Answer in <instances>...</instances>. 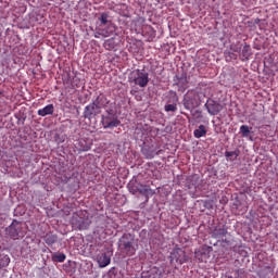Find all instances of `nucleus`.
Segmentation results:
<instances>
[{"label": "nucleus", "instance_id": "1", "mask_svg": "<svg viewBox=\"0 0 278 278\" xmlns=\"http://www.w3.org/2000/svg\"><path fill=\"white\" fill-rule=\"evenodd\" d=\"M134 236L131 233H124L119 239V249L124 255L131 257L136 255V247H134Z\"/></svg>", "mask_w": 278, "mask_h": 278}, {"label": "nucleus", "instance_id": "2", "mask_svg": "<svg viewBox=\"0 0 278 278\" xmlns=\"http://www.w3.org/2000/svg\"><path fill=\"white\" fill-rule=\"evenodd\" d=\"M201 105V96L197 90H190L184 98V108L185 110H194Z\"/></svg>", "mask_w": 278, "mask_h": 278}, {"label": "nucleus", "instance_id": "3", "mask_svg": "<svg viewBox=\"0 0 278 278\" xmlns=\"http://www.w3.org/2000/svg\"><path fill=\"white\" fill-rule=\"evenodd\" d=\"M131 78L134 84L140 88H147V86H149V73L137 70L131 74Z\"/></svg>", "mask_w": 278, "mask_h": 278}, {"label": "nucleus", "instance_id": "4", "mask_svg": "<svg viewBox=\"0 0 278 278\" xmlns=\"http://www.w3.org/2000/svg\"><path fill=\"white\" fill-rule=\"evenodd\" d=\"M204 108H206L208 114H211V116H216L218 114H220V112L223 111V105H220V103L208 99L206 101V103L204 104Z\"/></svg>", "mask_w": 278, "mask_h": 278}, {"label": "nucleus", "instance_id": "5", "mask_svg": "<svg viewBox=\"0 0 278 278\" xmlns=\"http://www.w3.org/2000/svg\"><path fill=\"white\" fill-rule=\"evenodd\" d=\"M170 262H177V264H186L188 262V255H186V251L181 249H176L170 254Z\"/></svg>", "mask_w": 278, "mask_h": 278}, {"label": "nucleus", "instance_id": "6", "mask_svg": "<svg viewBox=\"0 0 278 278\" xmlns=\"http://www.w3.org/2000/svg\"><path fill=\"white\" fill-rule=\"evenodd\" d=\"M21 229H22V224L21 222L13 220V223L9 226L7 229L9 236L13 238V240H16L18 236H21Z\"/></svg>", "mask_w": 278, "mask_h": 278}, {"label": "nucleus", "instance_id": "7", "mask_svg": "<svg viewBox=\"0 0 278 278\" xmlns=\"http://www.w3.org/2000/svg\"><path fill=\"white\" fill-rule=\"evenodd\" d=\"M169 100L168 103L172 104H166L165 105V112H177V103L179 102V97H177V92L175 91H169Z\"/></svg>", "mask_w": 278, "mask_h": 278}, {"label": "nucleus", "instance_id": "8", "mask_svg": "<svg viewBox=\"0 0 278 278\" xmlns=\"http://www.w3.org/2000/svg\"><path fill=\"white\" fill-rule=\"evenodd\" d=\"M85 118H93V116H99L101 114V106L97 105L96 103L89 104L85 109Z\"/></svg>", "mask_w": 278, "mask_h": 278}, {"label": "nucleus", "instance_id": "9", "mask_svg": "<svg viewBox=\"0 0 278 278\" xmlns=\"http://www.w3.org/2000/svg\"><path fill=\"white\" fill-rule=\"evenodd\" d=\"M174 81H176V85L180 90H186L188 88V76L186 74L176 75L174 77Z\"/></svg>", "mask_w": 278, "mask_h": 278}, {"label": "nucleus", "instance_id": "10", "mask_svg": "<svg viewBox=\"0 0 278 278\" xmlns=\"http://www.w3.org/2000/svg\"><path fill=\"white\" fill-rule=\"evenodd\" d=\"M227 237V228L225 226H217L212 231V238H215V240H223Z\"/></svg>", "mask_w": 278, "mask_h": 278}, {"label": "nucleus", "instance_id": "11", "mask_svg": "<svg viewBox=\"0 0 278 278\" xmlns=\"http://www.w3.org/2000/svg\"><path fill=\"white\" fill-rule=\"evenodd\" d=\"M210 251H212V248H206L200 251H195L194 253L195 260H199V262H207V258L210 257Z\"/></svg>", "mask_w": 278, "mask_h": 278}, {"label": "nucleus", "instance_id": "12", "mask_svg": "<svg viewBox=\"0 0 278 278\" xmlns=\"http://www.w3.org/2000/svg\"><path fill=\"white\" fill-rule=\"evenodd\" d=\"M55 108L53 104H48L41 110H38V116H49V114H53Z\"/></svg>", "mask_w": 278, "mask_h": 278}, {"label": "nucleus", "instance_id": "13", "mask_svg": "<svg viewBox=\"0 0 278 278\" xmlns=\"http://www.w3.org/2000/svg\"><path fill=\"white\" fill-rule=\"evenodd\" d=\"M130 190H132L134 194H136V192H139L140 194H143V197H149V194H151V189L142 185H140V187H137L136 189L131 188Z\"/></svg>", "mask_w": 278, "mask_h": 278}, {"label": "nucleus", "instance_id": "14", "mask_svg": "<svg viewBox=\"0 0 278 278\" xmlns=\"http://www.w3.org/2000/svg\"><path fill=\"white\" fill-rule=\"evenodd\" d=\"M141 153L144 156L146 160H153L157 153H155V150L151 148H143L141 149Z\"/></svg>", "mask_w": 278, "mask_h": 278}, {"label": "nucleus", "instance_id": "15", "mask_svg": "<svg viewBox=\"0 0 278 278\" xmlns=\"http://www.w3.org/2000/svg\"><path fill=\"white\" fill-rule=\"evenodd\" d=\"M194 138H203L207 136V129L205 128V125H200L198 129L193 131Z\"/></svg>", "mask_w": 278, "mask_h": 278}, {"label": "nucleus", "instance_id": "16", "mask_svg": "<svg viewBox=\"0 0 278 278\" xmlns=\"http://www.w3.org/2000/svg\"><path fill=\"white\" fill-rule=\"evenodd\" d=\"M251 46H249L248 43H244L243 49H242V58H244V60H249V58H251Z\"/></svg>", "mask_w": 278, "mask_h": 278}, {"label": "nucleus", "instance_id": "17", "mask_svg": "<svg viewBox=\"0 0 278 278\" xmlns=\"http://www.w3.org/2000/svg\"><path fill=\"white\" fill-rule=\"evenodd\" d=\"M121 125V121L118 118H113L112 121H106L105 128L106 129H114V127H118Z\"/></svg>", "mask_w": 278, "mask_h": 278}, {"label": "nucleus", "instance_id": "18", "mask_svg": "<svg viewBox=\"0 0 278 278\" xmlns=\"http://www.w3.org/2000/svg\"><path fill=\"white\" fill-rule=\"evenodd\" d=\"M10 266V256L0 255V268H5Z\"/></svg>", "mask_w": 278, "mask_h": 278}, {"label": "nucleus", "instance_id": "19", "mask_svg": "<svg viewBox=\"0 0 278 278\" xmlns=\"http://www.w3.org/2000/svg\"><path fill=\"white\" fill-rule=\"evenodd\" d=\"M45 241L48 244H55V242H58V236L51 235V233H47L46 237H45Z\"/></svg>", "mask_w": 278, "mask_h": 278}, {"label": "nucleus", "instance_id": "20", "mask_svg": "<svg viewBox=\"0 0 278 278\" xmlns=\"http://www.w3.org/2000/svg\"><path fill=\"white\" fill-rule=\"evenodd\" d=\"M251 129L252 128H250L247 125L240 126V134H241L242 138H249V134H251Z\"/></svg>", "mask_w": 278, "mask_h": 278}, {"label": "nucleus", "instance_id": "21", "mask_svg": "<svg viewBox=\"0 0 278 278\" xmlns=\"http://www.w3.org/2000/svg\"><path fill=\"white\" fill-rule=\"evenodd\" d=\"M97 262H98V266L100 268H105V253H102L100 255H98L96 257Z\"/></svg>", "mask_w": 278, "mask_h": 278}, {"label": "nucleus", "instance_id": "22", "mask_svg": "<svg viewBox=\"0 0 278 278\" xmlns=\"http://www.w3.org/2000/svg\"><path fill=\"white\" fill-rule=\"evenodd\" d=\"M53 262L62 263L66 260V254L64 253H58L52 256Z\"/></svg>", "mask_w": 278, "mask_h": 278}, {"label": "nucleus", "instance_id": "23", "mask_svg": "<svg viewBox=\"0 0 278 278\" xmlns=\"http://www.w3.org/2000/svg\"><path fill=\"white\" fill-rule=\"evenodd\" d=\"M225 155L228 160H230V162H233V160H238L239 154L236 151H226Z\"/></svg>", "mask_w": 278, "mask_h": 278}, {"label": "nucleus", "instance_id": "24", "mask_svg": "<svg viewBox=\"0 0 278 278\" xmlns=\"http://www.w3.org/2000/svg\"><path fill=\"white\" fill-rule=\"evenodd\" d=\"M192 116H195V118H203V114L199 110L194 111L192 113Z\"/></svg>", "mask_w": 278, "mask_h": 278}, {"label": "nucleus", "instance_id": "25", "mask_svg": "<svg viewBox=\"0 0 278 278\" xmlns=\"http://www.w3.org/2000/svg\"><path fill=\"white\" fill-rule=\"evenodd\" d=\"M141 278H154L151 274H149V271H143L141 274Z\"/></svg>", "mask_w": 278, "mask_h": 278}, {"label": "nucleus", "instance_id": "26", "mask_svg": "<svg viewBox=\"0 0 278 278\" xmlns=\"http://www.w3.org/2000/svg\"><path fill=\"white\" fill-rule=\"evenodd\" d=\"M101 21H102L103 24H105V14L101 15Z\"/></svg>", "mask_w": 278, "mask_h": 278}, {"label": "nucleus", "instance_id": "27", "mask_svg": "<svg viewBox=\"0 0 278 278\" xmlns=\"http://www.w3.org/2000/svg\"><path fill=\"white\" fill-rule=\"evenodd\" d=\"M110 264V257H105V266Z\"/></svg>", "mask_w": 278, "mask_h": 278}, {"label": "nucleus", "instance_id": "28", "mask_svg": "<svg viewBox=\"0 0 278 278\" xmlns=\"http://www.w3.org/2000/svg\"><path fill=\"white\" fill-rule=\"evenodd\" d=\"M254 23L256 24L260 23V18L254 20Z\"/></svg>", "mask_w": 278, "mask_h": 278}, {"label": "nucleus", "instance_id": "29", "mask_svg": "<svg viewBox=\"0 0 278 278\" xmlns=\"http://www.w3.org/2000/svg\"><path fill=\"white\" fill-rule=\"evenodd\" d=\"M88 149H90V148H89V147H87V148L83 149V151H88Z\"/></svg>", "mask_w": 278, "mask_h": 278}, {"label": "nucleus", "instance_id": "30", "mask_svg": "<svg viewBox=\"0 0 278 278\" xmlns=\"http://www.w3.org/2000/svg\"><path fill=\"white\" fill-rule=\"evenodd\" d=\"M233 51H235L236 53H238L240 50L237 48V49H235Z\"/></svg>", "mask_w": 278, "mask_h": 278}, {"label": "nucleus", "instance_id": "31", "mask_svg": "<svg viewBox=\"0 0 278 278\" xmlns=\"http://www.w3.org/2000/svg\"><path fill=\"white\" fill-rule=\"evenodd\" d=\"M213 1H216V0H213Z\"/></svg>", "mask_w": 278, "mask_h": 278}]
</instances>
